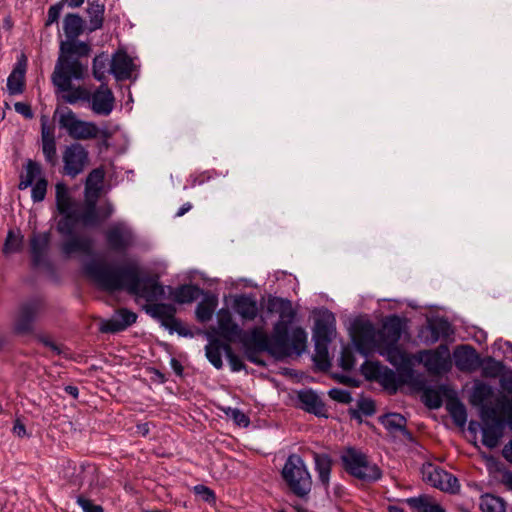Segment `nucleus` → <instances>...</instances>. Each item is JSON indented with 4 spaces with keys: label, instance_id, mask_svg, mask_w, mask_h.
Returning a JSON list of instances; mask_svg holds the SVG:
<instances>
[{
    "label": "nucleus",
    "instance_id": "28",
    "mask_svg": "<svg viewBox=\"0 0 512 512\" xmlns=\"http://www.w3.org/2000/svg\"><path fill=\"white\" fill-rule=\"evenodd\" d=\"M133 61L126 53H117L110 62V72L117 80H126L131 77Z\"/></svg>",
    "mask_w": 512,
    "mask_h": 512
},
{
    "label": "nucleus",
    "instance_id": "31",
    "mask_svg": "<svg viewBox=\"0 0 512 512\" xmlns=\"http://www.w3.org/2000/svg\"><path fill=\"white\" fill-rule=\"evenodd\" d=\"M406 503L417 512H445V509L428 495L407 498Z\"/></svg>",
    "mask_w": 512,
    "mask_h": 512
},
{
    "label": "nucleus",
    "instance_id": "47",
    "mask_svg": "<svg viewBox=\"0 0 512 512\" xmlns=\"http://www.w3.org/2000/svg\"><path fill=\"white\" fill-rule=\"evenodd\" d=\"M108 64L109 58L107 54L101 53L94 57L92 71L96 80L103 81L105 79Z\"/></svg>",
    "mask_w": 512,
    "mask_h": 512
},
{
    "label": "nucleus",
    "instance_id": "3",
    "mask_svg": "<svg viewBox=\"0 0 512 512\" xmlns=\"http://www.w3.org/2000/svg\"><path fill=\"white\" fill-rule=\"evenodd\" d=\"M88 73V61L78 62L70 57H62L54 68L51 79L62 99L68 104L79 101L89 102L91 110L97 115L108 116L114 109L115 98L111 89L101 84L93 93L83 86H72V81L83 80Z\"/></svg>",
    "mask_w": 512,
    "mask_h": 512
},
{
    "label": "nucleus",
    "instance_id": "17",
    "mask_svg": "<svg viewBox=\"0 0 512 512\" xmlns=\"http://www.w3.org/2000/svg\"><path fill=\"white\" fill-rule=\"evenodd\" d=\"M453 355L456 367L462 372H473L482 364L479 354L471 345L458 346Z\"/></svg>",
    "mask_w": 512,
    "mask_h": 512
},
{
    "label": "nucleus",
    "instance_id": "45",
    "mask_svg": "<svg viewBox=\"0 0 512 512\" xmlns=\"http://www.w3.org/2000/svg\"><path fill=\"white\" fill-rule=\"evenodd\" d=\"M441 391H446V387L440 386L439 389H425L422 395L424 404L430 409L440 408L443 402Z\"/></svg>",
    "mask_w": 512,
    "mask_h": 512
},
{
    "label": "nucleus",
    "instance_id": "56",
    "mask_svg": "<svg viewBox=\"0 0 512 512\" xmlns=\"http://www.w3.org/2000/svg\"><path fill=\"white\" fill-rule=\"evenodd\" d=\"M328 395L334 401L343 404H349L352 402L353 398L351 393L348 390L340 389V388H332L328 391Z\"/></svg>",
    "mask_w": 512,
    "mask_h": 512
},
{
    "label": "nucleus",
    "instance_id": "58",
    "mask_svg": "<svg viewBox=\"0 0 512 512\" xmlns=\"http://www.w3.org/2000/svg\"><path fill=\"white\" fill-rule=\"evenodd\" d=\"M194 493L199 496L203 501L207 503L215 502L216 496L212 489L209 487L199 484L194 486Z\"/></svg>",
    "mask_w": 512,
    "mask_h": 512
},
{
    "label": "nucleus",
    "instance_id": "51",
    "mask_svg": "<svg viewBox=\"0 0 512 512\" xmlns=\"http://www.w3.org/2000/svg\"><path fill=\"white\" fill-rule=\"evenodd\" d=\"M383 368L379 362L365 361L361 365V373L369 380L377 381L379 374Z\"/></svg>",
    "mask_w": 512,
    "mask_h": 512
},
{
    "label": "nucleus",
    "instance_id": "4",
    "mask_svg": "<svg viewBox=\"0 0 512 512\" xmlns=\"http://www.w3.org/2000/svg\"><path fill=\"white\" fill-rule=\"evenodd\" d=\"M85 21L76 13H68L63 20V31L67 37L66 40L60 42L59 56L56 61L57 67L62 57H70V59L78 62H84V58H88L92 48L89 43L79 41L77 38L84 32Z\"/></svg>",
    "mask_w": 512,
    "mask_h": 512
},
{
    "label": "nucleus",
    "instance_id": "18",
    "mask_svg": "<svg viewBox=\"0 0 512 512\" xmlns=\"http://www.w3.org/2000/svg\"><path fill=\"white\" fill-rule=\"evenodd\" d=\"M404 329L403 320L397 315L388 316L378 332L379 345L398 344Z\"/></svg>",
    "mask_w": 512,
    "mask_h": 512
},
{
    "label": "nucleus",
    "instance_id": "37",
    "mask_svg": "<svg viewBox=\"0 0 512 512\" xmlns=\"http://www.w3.org/2000/svg\"><path fill=\"white\" fill-rule=\"evenodd\" d=\"M225 344L218 339H213L205 346L206 357L216 369L223 367L222 352L225 353Z\"/></svg>",
    "mask_w": 512,
    "mask_h": 512
},
{
    "label": "nucleus",
    "instance_id": "49",
    "mask_svg": "<svg viewBox=\"0 0 512 512\" xmlns=\"http://www.w3.org/2000/svg\"><path fill=\"white\" fill-rule=\"evenodd\" d=\"M80 471L75 480V484L82 486L85 482L91 484L96 473V467L90 463H82L79 467Z\"/></svg>",
    "mask_w": 512,
    "mask_h": 512
},
{
    "label": "nucleus",
    "instance_id": "33",
    "mask_svg": "<svg viewBox=\"0 0 512 512\" xmlns=\"http://www.w3.org/2000/svg\"><path fill=\"white\" fill-rule=\"evenodd\" d=\"M26 64L18 63L7 79V88L11 95L21 94L24 89Z\"/></svg>",
    "mask_w": 512,
    "mask_h": 512
},
{
    "label": "nucleus",
    "instance_id": "39",
    "mask_svg": "<svg viewBox=\"0 0 512 512\" xmlns=\"http://www.w3.org/2000/svg\"><path fill=\"white\" fill-rule=\"evenodd\" d=\"M446 408L452 417L454 423L458 426H464L467 421V412L464 404L457 398L451 397L446 404Z\"/></svg>",
    "mask_w": 512,
    "mask_h": 512
},
{
    "label": "nucleus",
    "instance_id": "57",
    "mask_svg": "<svg viewBox=\"0 0 512 512\" xmlns=\"http://www.w3.org/2000/svg\"><path fill=\"white\" fill-rule=\"evenodd\" d=\"M64 0L52 5L49 7L48 9V13H47V20H46V23L45 25L46 26H50L52 25L53 23H57L58 20H59V17H60V14L63 10V7H64V3H63Z\"/></svg>",
    "mask_w": 512,
    "mask_h": 512
},
{
    "label": "nucleus",
    "instance_id": "14",
    "mask_svg": "<svg viewBox=\"0 0 512 512\" xmlns=\"http://www.w3.org/2000/svg\"><path fill=\"white\" fill-rule=\"evenodd\" d=\"M453 333L450 322L443 317H438L428 320L426 326L420 330L419 336L425 344L431 345L439 339H448Z\"/></svg>",
    "mask_w": 512,
    "mask_h": 512
},
{
    "label": "nucleus",
    "instance_id": "21",
    "mask_svg": "<svg viewBox=\"0 0 512 512\" xmlns=\"http://www.w3.org/2000/svg\"><path fill=\"white\" fill-rule=\"evenodd\" d=\"M234 311L245 321H253L259 314V307L252 294H241L234 298Z\"/></svg>",
    "mask_w": 512,
    "mask_h": 512
},
{
    "label": "nucleus",
    "instance_id": "62",
    "mask_svg": "<svg viewBox=\"0 0 512 512\" xmlns=\"http://www.w3.org/2000/svg\"><path fill=\"white\" fill-rule=\"evenodd\" d=\"M37 340L42 343L44 346L50 348L55 354L60 355L61 349L60 347L54 343L48 336L38 335Z\"/></svg>",
    "mask_w": 512,
    "mask_h": 512
},
{
    "label": "nucleus",
    "instance_id": "5",
    "mask_svg": "<svg viewBox=\"0 0 512 512\" xmlns=\"http://www.w3.org/2000/svg\"><path fill=\"white\" fill-rule=\"evenodd\" d=\"M340 460L344 471L362 483H375L383 476L379 465L359 448L346 447L340 455Z\"/></svg>",
    "mask_w": 512,
    "mask_h": 512
},
{
    "label": "nucleus",
    "instance_id": "11",
    "mask_svg": "<svg viewBox=\"0 0 512 512\" xmlns=\"http://www.w3.org/2000/svg\"><path fill=\"white\" fill-rule=\"evenodd\" d=\"M63 174L75 178L81 174L89 162V153L80 143L67 145L62 153Z\"/></svg>",
    "mask_w": 512,
    "mask_h": 512
},
{
    "label": "nucleus",
    "instance_id": "27",
    "mask_svg": "<svg viewBox=\"0 0 512 512\" xmlns=\"http://www.w3.org/2000/svg\"><path fill=\"white\" fill-rule=\"evenodd\" d=\"M97 199L86 197L81 209H76L79 223L86 227H94L100 223L99 212L97 210Z\"/></svg>",
    "mask_w": 512,
    "mask_h": 512
},
{
    "label": "nucleus",
    "instance_id": "59",
    "mask_svg": "<svg viewBox=\"0 0 512 512\" xmlns=\"http://www.w3.org/2000/svg\"><path fill=\"white\" fill-rule=\"evenodd\" d=\"M76 502L82 508L83 512H104L102 506L95 504L83 495H79Z\"/></svg>",
    "mask_w": 512,
    "mask_h": 512
},
{
    "label": "nucleus",
    "instance_id": "50",
    "mask_svg": "<svg viewBox=\"0 0 512 512\" xmlns=\"http://www.w3.org/2000/svg\"><path fill=\"white\" fill-rule=\"evenodd\" d=\"M48 181L45 177H40L32 185L31 199L34 203L41 202L45 199L47 193Z\"/></svg>",
    "mask_w": 512,
    "mask_h": 512
},
{
    "label": "nucleus",
    "instance_id": "43",
    "mask_svg": "<svg viewBox=\"0 0 512 512\" xmlns=\"http://www.w3.org/2000/svg\"><path fill=\"white\" fill-rule=\"evenodd\" d=\"M57 116L60 128L65 129L68 135L72 132V130L80 120L77 118L76 114L69 108H65L62 111L56 110L54 113V118H56Z\"/></svg>",
    "mask_w": 512,
    "mask_h": 512
},
{
    "label": "nucleus",
    "instance_id": "38",
    "mask_svg": "<svg viewBox=\"0 0 512 512\" xmlns=\"http://www.w3.org/2000/svg\"><path fill=\"white\" fill-rule=\"evenodd\" d=\"M99 129L93 122L79 120L69 136L76 140L94 139L98 136Z\"/></svg>",
    "mask_w": 512,
    "mask_h": 512
},
{
    "label": "nucleus",
    "instance_id": "16",
    "mask_svg": "<svg viewBox=\"0 0 512 512\" xmlns=\"http://www.w3.org/2000/svg\"><path fill=\"white\" fill-rule=\"evenodd\" d=\"M40 123L42 152L45 161L50 166L55 167L58 163L55 128L50 124L49 117L47 115H42L40 117Z\"/></svg>",
    "mask_w": 512,
    "mask_h": 512
},
{
    "label": "nucleus",
    "instance_id": "32",
    "mask_svg": "<svg viewBox=\"0 0 512 512\" xmlns=\"http://www.w3.org/2000/svg\"><path fill=\"white\" fill-rule=\"evenodd\" d=\"M40 177H43L40 164L34 160L28 159L25 165V174L20 175L18 189L25 190L31 187Z\"/></svg>",
    "mask_w": 512,
    "mask_h": 512
},
{
    "label": "nucleus",
    "instance_id": "42",
    "mask_svg": "<svg viewBox=\"0 0 512 512\" xmlns=\"http://www.w3.org/2000/svg\"><path fill=\"white\" fill-rule=\"evenodd\" d=\"M23 247V236L18 232L10 229L7 232L6 239L2 248L4 255H10L13 253L20 252Z\"/></svg>",
    "mask_w": 512,
    "mask_h": 512
},
{
    "label": "nucleus",
    "instance_id": "35",
    "mask_svg": "<svg viewBox=\"0 0 512 512\" xmlns=\"http://www.w3.org/2000/svg\"><path fill=\"white\" fill-rule=\"evenodd\" d=\"M379 353L385 356L387 361L395 367H400L407 363L408 358L405 352H403L397 344L379 345Z\"/></svg>",
    "mask_w": 512,
    "mask_h": 512
},
{
    "label": "nucleus",
    "instance_id": "25",
    "mask_svg": "<svg viewBox=\"0 0 512 512\" xmlns=\"http://www.w3.org/2000/svg\"><path fill=\"white\" fill-rule=\"evenodd\" d=\"M379 420L390 434H401L408 440L412 439V434L406 428L407 420L403 415L399 413H388L380 417Z\"/></svg>",
    "mask_w": 512,
    "mask_h": 512
},
{
    "label": "nucleus",
    "instance_id": "24",
    "mask_svg": "<svg viewBox=\"0 0 512 512\" xmlns=\"http://www.w3.org/2000/svg\"><path fill=\"white\" fill-rule=\"evenodd\" d=\"M167 289L169 290L170 298L178 304L192 303L202 294V290L193 284H183L176 288L167 286Z\"/></svg>",
    "mask_w": 512,
    "mask_h": 512
},
{
    "label": "nucleus",
    "instance_id": "60",
    "mask_svg": "<svg viewBox=\"0 0 512 512\" xmlns=\"http://www.w3.org/2000/svg\"><path fill=\"white\" fill-rule=\"evenodd\" d=\"M359 410L366 416H371L375 413V404L371 399H362L358 402Z\"/></svg>",
    "mask_w": 512,
    "mask_h": 512
},
{
    "label": "nucleus",
    "instance_id": "9",
    "mask_svg": "<svg viewBox=\"0 0 512 512\" xmlns=\"http://www.w3.org/2000/svg\"><path fill=\"white\" fill-rule=\"evenodd\" d=\"M482 443L487 448L493 449L498 446L504 431V421L498 417L497 410L493 406L484 407L481 411Z\"/></svg>",
    "mask_w": 512,
    "mask_h": 512
},
{
    "label": "nucleus",
    "instance_id": "34",
    "mask_svg": "<svg viewBox=\"0 0 512 512\" xmlns=\"http://www.w3.org/2000/svg\"><path fill=\"white\" fill-rule=\"evenodd\" d=\"M56 191V205L59 213H68L76 211L75 203L73 202L67 186L60 182L55 186Z\"/></svg>",
    "mask_w": 512,
    "mask_h": 512
},
{
    "label": "nucleus",
    "instance_id": "13",
    "mask_svg": "<svg viewBox=\"0 0 512 512\" xmlns=\"http://www.w3.org/2000/svg\"><path fill=\"white\" fill-rule=\"evenodd\" d=\"M108 247L115 252H125L134 244V233L124 222L113 223L105 232Z\"/></svg>",
    "mask_w": 512,
    "mask_h": 512
},
{
    "label": "nucleus",
    "instance_id": "53",
    "mask_svg": "<svg viewBox=\"0 0 512 512\" xmlns=\"http://www.w3.org/2000/svg\"><path fill=\"white\" fill-rule=\"evenodd\" d=\"M226 416L231 418L238 426L247 427L250 424L249 417L240 409L228 407L224 409Z\"/></svg>",
    "mask_w": 512,
    "mask_h": 512
},
{
    "label": "nucleus",
    "instance_id": "64",
    "mask_svg": "<svg viewBox=\"0 0 512 512\" xmlns=\"http://www.w3.org/2000/svg\"><path fill=\"white\" fill-rule=\"evenodd\" d=\"M13 433L18 437H24L26 435L25 425L20 419H16L13 425Z\"/></svg>",
    "mask_w": 512,
    "mask_h": 512
},
{
    "label": "nucleus",
    "instance_id": "52",
    "mask_svg": "<svg viewBox=\"0 0 512 512\" xmlns=\"http://www.w3.org/2000/svg\"><path fill=\"white\" fill-rule=\"evenodd\" d=\"M503 369V364L492 357H488L483 364V375L487 377H497Z\"/></svg>",
    "mask_w": 512,
    "mask_h": 512
},
{
    "label": "nucleus",
    "instance_id": "41",
    "mask_svg": "<svg viewBox=\"0 0 512 512\" xmlns=\"http://www.w3.org/2000/svg\"><path fill=\"white\" fill-rule=\"evenodd\" d=\"M60 214L62 215V217L57 222V231L62 236L68 237L74 235L75 226L77 223H79L76 211Z\"/></svg>",
    "mask_w": 512,
    "mask_h": 512
},
{
    "label": "nucleus",
    "instance_id": "23",
    "mask_svg": "<svg viewBox=\"0 0 512 512\" xmlns=\"http://www.w3.org/2000/svg\"><path fill=\"white\" fill-rule=\"evenodd\" d=\"M375 329L371 323H363L356 328L353 342L356 349L363 355H367L373 347Z\"/></svg>",
    "mask_w": 512,
    "mask_h": 512
},
{
    "label": "nucleus",
    "instance_id": "30",
    "mask_svg": "<svg viewBox=\"0 0 512 512\" xmlns=\"http://www.w3.org/2000/svg\"><path fill=\"white\" fill-rule=\"evenodd\" d=\"M493 393V388L490 385L484 382H478L474 385L471 392L470 403L474 406H480L481 412L484 407L492 406L487 402L491 399Z\"/></svg>",
    "mask_w": 512,
    "mask_h": 512
},
{
    "label": "nucleus",
    "instance_id": "12",
    "mask_svg": "<svg viewBox=\"0 0 512 512\" xmlns=\"http://www.w3.org/2000/svg\"><path fill=\"white\" fill-rule=\"evenodd\" d=\"M420 361L433 375H440L451 369V360L447 345L441 344L436 349L425 350L420 354Z\"/></svg>",
    "mask_w": 512,
    "mask_h": 512
},
{
    "label": "nucleus",
    "instance_id": "29",
    "mask_svg": "<svg viewBox=\"0 0 512 512\" xmlns=\"http://www.w3.org/2000/svg\"><path fill=\"white\" fill-rule=\"evenodd\" d=\"M314 469L317 473L319 482L327 489L330 483V475L333 460L326 453H313Z\"/></svg>",
    "mask_w": 512,
    "mask_h": 512
},
{
    "label": "nucleus",
    "instance_id": "46",
    "mask_svg": "<svg viewBox=\"0 0 512 512\" xmlns=\"http://www.w3.org/2000/svg\"><path fill=\"white\" fill-rule=\"evenodd\" d=\"M217 301L214 298H207L200 303H198L196 307V317L200 322L209 321L212 316L214 309L216 307Z\"/></svg>",
    "mask_w": 512,
    "mask_h": 512
},
{
    "label": "nucleus",
    "instance_id": "6",
    "mask_svg": "<svg viewBox=\"0 0 512 512\" xmlns=\"http://www.w3.org/2000/svg\"><path fill=\"white\" fill-rule=\"evenodd\" d=\"M281 476L293 495L300 499L308 498L312 489V477L300 455L293 453L288 456Z\"/></svg>",
    "mask_w": 512,
    "mask_h": 512
},
{
    "label": "nucleus",
    "instance_id": "48",
    "mask_svg": "<svg viewBox=\"0 0 512 512\" xmlns=\"http://www.w3.org/2000/svg\"><path fill=\"white\" fill-rule=\"evenodd\" d=\"M104 177H105V171L103 168L99 167V168L93 169L88 174L87 179H86V188H85L86 192L93 189L98 193L101 189V185L103 183Z\"/></svg>",
    "mask_w": 512,
    "mask_h": 512
},
{
    "label": "nucleus",
    "instance_id": "44",
    "mask_svg": "<svg viewBox=\"0 0 512 512\" xmlns=\"http://www.w3.org/2000/svg\"><path fill=\"white\" fill-rule=\"evenodd\" d=\"M377 382H379L385 389L391 390L392 392H396L400 385V381L396 373L386 366H383Z\"/></svg>",
    "mask_w": 512,
    "mask_h": 512
},
{
    "label": "nucleus",
    "instance_id": "10",
    "mask_svg": "<svg viewBox=\"0 0 512 512\" xmlns=\"http://www.w3.org/2000/svg\"><path fill=\"white\" fill-rule=\"evenodd\" d=\"M421 473L426 483L441 491L456 493L460 489L458 479L438 465L425 463L422 466Z\"/></svg>",
    "mask_w": 512,
    "mask_h": 512
},
{
    "label": "nucleus",
    "instance_id": "54",
    "mask_svg": "<svg viewBox=\"0 0 512 512\" xmlns=\"http://www.w3.org/2000/svg\"><path fill=\"white\" fill-rule=\"evenodd\" d=\"M225 355L233 372H239L245 368L244 362L233 352L229 344H225Z\"/></svg>",
    "mask_w": 512,
    "mask_h": 512
},
{
    "label": "nucleus",
    "instance_id": "61",
    "mask_svg": "<svg viewBox=\"0 0 512 512\" xmlns=\"http://www.w3.org/2000/svg\"><path fill=\"white\" fill-rule=\"evenodd\" d=\"M14 108L17 113L21 114L27 119H31L33 117L32 109L27 103L17 102L15 103Z\"/></svg>",
    "mask_w": 512,
    "mask_h": 512
},
{
    "label": "nucleus",
    "instance_id": "20",
    "mask_svg": "<svg viewBox=\"0 0 512 512\" xmlns=\"http://www.w3.org/2000/svg\"><path fill=\"white\" fill-rule=\"evenodd\" d=\"M62 242L60 249L65 257H71L74 254L81 253L91 255L93 250V240L87 236L72 235Z\"/></svg>",
    "mask_w": 512,
    "mask_h": 512
},
{
    "label": "nucleus",
    "instance_id": "15",
    "mask_svg": "<svg viewBox=\"0 0 512 512\" xmlns=\"http://www.w3.org/2000/svg\"><path fill=\"white\" fill-rule=\"evenodd\" d=\"M51 234L46 232H33L29 238V252L33 267H40L47 263L50 250Z\"/></svg>",
    "mask_w": 512,
    "mask_h": 512
},
{
    "label": "nucleus",
    "instance_id": "8",
    "mask_svg": "<svg viewBox=\"0 0 512 512\" xmlns=\"http://www.w3.org/2000/svg\"><path fill=\"white\" fill-rule=\"evenodd\" d=\"M336 332V319L333 313L325 311L315 321L313 340L316 357L319 360H327L328 346Z\"/></svg>",
    "mask_w": 512,
    "mask_h": 512
},
{
    "label": "nucleus",
    "instance_id": "63",
    "mask_svg": "<svg viewBox=\"0 0 512 512\" xmlns=\"http://www.w3.org/2000/svg\"><path fill=\"white\" fill-rule=\"evenodd\" d=\"M211 176L209 175V172H203L195 176H191V185L192 187L196 185H202L207 180H209Z\"/></svg>",
    "mask_w": 512,
    "mask_h": 512
},
{
    "label": "nucleus",
    "instance_id": "40",
    "mask_svg": "<svg viewBox=\"0 0 512 512\" xmlns=\"http://www.w3.org/2000/svg\"><path fill=\"white\" fill-rule=\"evenodd\" d=\"M480 510L482 512H506V503L501 497L485 494L480 497Z\"/></svg>",
    "mask_w": 512,
    "mask_h": 512
},
{
    "label": "nucleus",
    "instance_id": "55",
    "mask_svg": "<svg viewBox=\"0 0 512 512\" xmlns=\"http://www.w3.org/2000/svg\"><path fill=\"white\" fill-rule=\"evenodd\" d=\"M340 366L343 370L350 371L354 368L355 357L350 348H343L339 358Z\"/></svg>",
    "mask_w": 512,
    "mask_h": 512
},
{
    "label": "nucleus",
    "instance_id": "1",
    "mask_svg": "<svg viewBox=\"0 0 512 512\" xmlns=\"http://www.w3.org/2000/svg\"><path fill=\"white\" fill-rule=\"evenodd\" d=\"M85 275L101 289L114 292L126 290L129 294L145 299L148 304L144 311L158 320L170 333L183 337H193V332L175 317L177 309L171 303H156L165 296L167 287L159 283L158 276L140 277L135 263L113 267L103 260L92 259L84 264Z\"/></svg>",
    "mask_w": 512,
    "mask_h": 512
},
{
    "label": "nucleus",
    "instance_id": "7",
    "mask_svg": "<svg viewBox=\"0 0 512 512\" xmlns=\"http://www.w3.org/2000/svg\"><path fill=\"white\" fill-rule=\"evenodd\" d=\"M46 302L43 297L35 296L23 301L17 310L13 332L17 335H28L34 332V323L45 312Z\"/></svg>",
    "mask_w": 512,
    "mask_h": 512
},
{
    "label": "nucleus",
    "instance_id": "22",
    "mask_svg": "<svg viewBox=\"0 0 512 512\" xmlns=\"http://www.w3.org/2000/svg\"><path fill=\"white\" fill-rule=\"evenodd\" d=\"M219 335L227 341H233L243 333L240 326L234 322L232 315L227 309H220L217 314Z\"/></svg>",
    "mask_w": 512,
    "mask_h": 512
},
{
    "label": "nucleus",
    "instance_id": "36",
    "mask_svg": "<svg viewBox=\"0 0 512 512\" xmlns=\"http://www.w3.org/2000/svg\"><path fill=\"white\" fill-rule=\"evenodd\" d=\"M104 11L105 6L99 2L88 3L87 14H88V31H96L103 26L104 22Z\"/></svg>",
    "mask_w": 512,
    "mask_h": 512
},
{
    "label": "nucleus",
    "instance_id": "26",
    "mask_svg": "<svg viewBox=\"0 0 512 512\" xmlns=\"http://www.w3.org/2000/svg\"><path fill=\"white\" fill-rule=\"evenodd\" d=\"M298 400L301 403V408L306 412L316 416H323L325 414V405L313 390L305 389L299 391Z\"/></svg>",
    "mask_w": 512,
    "mask_h": 512
},
{
    "label": "nucleus",
    "instance_id": "2",
    "mask_svg": "<svg viewBox=\"0 0 512 512\" xmlns=\"http://www.w3.org/2000/svg\"><path fill=\"white\" fill-rule=\"evenodd\" d=\"M267 310L270 313H279L280 320L274 324L271 337L260 327L252 328L242 340L247 350L267 352L276 359L303 354L307 348V333L301 327H296L289 333V324L295 317L291 302L271 297L268 299Z\"/></svg>",
    "mask_w": 512,
    "mask_h": 512
},
{
    "label": "nucleus",
    "instance_id": "19",
    "mask_svg": "<svg viewBox=\"0 0 512 512\" xmlns=\"http://www.w3.org/2000/svg\"><path fill=\"white\" fill-rule=\"evenodd\" d=\"M137 320V314L127 308L118 309L109 320L101 325L104 333H117L124 331Z\"/></svg>",
    "mask_w": 512,
    "mask_h": 512
}]
</instances>
